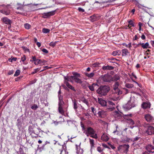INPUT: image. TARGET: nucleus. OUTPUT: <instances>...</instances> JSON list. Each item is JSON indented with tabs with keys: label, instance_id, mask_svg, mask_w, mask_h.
Wrapping results in <instances>:
<instances>
[{
	"label": "nucleus",
	"instance_id": "obj_1",
	"mask_svg": "<svg viewBox=\"0 0 154 154\" xmlns=\"http://www.w3.org/2000/svg\"><path fill=\"white\" fill-rule=\"evenodd\" d=\"M28 129L30 134L35 137H37L40 132L42 131L40 128L36 127L34 125L30 126Z\"/></svg>",
	"mask_w": 154,
	"mask_h": 154
},
{
	"label": "nucleus",
	"instance_id": "obj_2",
	"mask_svg": "<svg viewBox=\"0 0 154 154\" xmlns=\"http://www.w3.org/2000/svg\"><path fill=\"white\" fill-rule=\"evenodd\" d=\"M83 132L87 137L90 136L92 138L96 139L98 137L94 130L90 127L88 126L86 128L85 130Z\"/></svg>",
	"mask_w": 154,
	"mask_h": 154
},
{
	"label": "nucleus",
	"instance_id": "obj_3",
	"mask_svg": "<svg viewBox=\"0 0 154 154\" xmlns=\"http://www.w3.org/2000/svg\"><path fill=\"white\" fill-rule=\"evenodd\" d=\"M110 90V88L108 86H101L97 90V92L101 96H105Z\"/></svg>",
	"mask_w": 154,
	"mask_h": 154
},
{
	"label": "nucleus",
	"instance_id": "obj_4",
	"mask_svg": "<svg viewBox=\"0 0 154 154\" xmlns=\"http://www.w3.org/2000/svg\"><path fill=\"white\" fill-rule=\"evenodd\" d=\"M129 146L128 144H123L117 147L118 150L121 153H127L129 151Z\"/></svg>",
	"mask_w": 154,
	"mask_h": 154
},
{
	"label": "nucleus",
	"instance_id": "obj_5",
	"mask_svg": "<svg viewBox=\"0 0 154 154\" xmlns=\"http://www.w3.org/2000/svg\"><path fill=\"white\" fill-rule=\"evenodd\" d=\"M141 138L139 136L133 138L131 139V140L133 142H136L137 141H140L141 140ZM132 146L134 147V149L138 148L140 147L139 144L136 143L135 142L133 143L132 144Z\"/></svg>",
	"mask_w": 154,
	"mask_h": 154
},
{
	"label": "nucleus",
	"instance_id": "obj_6",
	"mask_svg": "<svg viewBox=\"0 0 154 154\" xmlns=\"http://www.w3.org/2000/svg\"><path fill=\"white\" fill-rule=\"evenodd\" d=\"M99 79L102 81L105 82H110L112 81L110 75L108 74L102 75L100 77Z\"/></svg>",
	"mask_w": 154,
	"mask_h": 154
},
{
	"label": "nucleus",
	"instance_id": "obj_7",
	"mask_svg": "<svg viewBox=\"0 0 154 154\" xmlns=\"http://www.w3.org/2000/svg\"><path fill=\"white\" fill-rule=\"evenodd\" d=\"M146 149L148 152H145L143 154H154V147L151 145H148Z\"/></svg>",
	"mask_w": 154,
	"mask_h": 154
},
{
	"label": "nucleus",
	"instance_id": "obj_8",
	"mask_svg": "<svg viewBox=\"0 0 154 154\" xmlns=\"http://www.w3.org/2000/svg\"><path fill=\"white\" fill-rule=\"evenodd\" d=\"M112 115L115 118L117 119H121L122 118V116H123L124 117L125 115L122 113L119 112L117 111H115L113 112H112Z\"/></svg>",
	"mask_w": 154,
	"mask_h": 154
},
{
	"label": "nucleus",
	"instance_id": "obj_9",
	"mask_svg": "<svg viewBox=\"0 0 154 154\" xmlns=\"http://www.w3.org/2000/svg\"><path fill=\"white\" fill-rule=\"evenodd\" d=\"M116 91L117 92L118 91V94L117 92H115V94H113L112 95V99L113 101H117L119 100V95L122 94V91L119 90V89L118 90H116Z\"/></svg>",
	"mask_w": 154,
	"mask_h": 154
},
{
	"label": "nucleus",
	"instance_id": "obj_10",
	"mask_svg": "<svg viewBox=\"0 0 154 154\" xmlns=\"http://www.w3.org/2000/svg\"><path fill=\"white\" fill-rule=\"evenodd\" d=\"M135 106V104L134 103H132L131 101H130L126 104L124 105L123 107L125 109L128 110L131 109L132 108L134 107Z\"/></svg>",
	"mask_w": 154,
	"mask_h": 154
},
{
	"label": "nucleus",
	"instance_id": "obj_11",
	"mask_svg": "<svg viewBox=\"0 0 154 154\" xmlns=\"http://www.w3.org/2000/svg\"><path fill=\"white\" fill-rule=\"evenodd\" d=\"M124 117L125 119H126L128 121V123H129L131 125H133L134 124V123L133 120L131 119H129V117H131V114H127L125 115H124Z\"/></svg>",
	"mask_w": 154,
	"mask_h": 154
},
{
	"label": "nucleus",
	"instance_id": "obj_12",
	"mask_svg": "<svg viewBox=\"0 0 154 154\" xmlns=\"http://www.w3.org/2000/svg\"><path fill=\"white\" fill-rule=\"evenodd\" d=\"M55 11H50L43 14L42 17L44 18H46L54 15L55 14Z\"/></svg>",
	"mask_w": 154,
	"mask_h": 154
},
{
	"label": "nucleus",
	"instance_id": "obj_13",
	"mask_svg": "<svg viewBox=\"0 0 154 154\" xmlns=\"http://www.w3.org/2000/svg\"><path fill=\"white\" fill-rule=\"evenodd\" d=\"M146 133L149 135L154 134V128L152 126L148 127L146 131Z\"/></svg>",
	"mask_w": 154,
	"mask_h": 154
},
{
	"label": "nucleus",
	"instance_id": "obj_14",
	"mask_svg": "<svg viewBox=\"0 0 154 154\" xmlns=\"http://www.w3.org/2000/svg\"><path fill=\"white\" fill-rule=\"evenodd\" d=\"M97 114L99 117L104 118L106 115V111L101 110L98 112Z\"/></svg>",
	"mask_w": 154,
	"mask_h": 154
},
{
	"label": "nucleus",
	"instance_id": "obj_15",
	"mask_svg": "<svg viewBox=\"0 0 154 154\" xmlns=\"http://www.w3.org/2000/svg\"><path fill=\"white\" fill-rule=\"evenodd\" d=\"M108 103L110 105H111L112 106V107H110L108 108L109 110L110 111H112L115 109V103L110 101H108Z\"/></svg>",
	"mask_w": 154,
	"mask_h": 154
},
{
	"label": "nucleus",
	"instance_id": "obj_16",
	"mask_svg": "<svg viewBox=\"0 0 154 154\" xmlns=\"http://www.w3.org/2000/svg\"><path fill=\"white\" fill-rule=\"evenodd\" d=\"M145 118L146 121L150 122L154 120V118L151 115L146 114L145 115Z\"/></svg>",
	"mask_w": 154,
	"mask_h": 154
},
{
	"label": "nucleus",
	"instance_id": "obj_17",
	"mask_svg": "<svg viewBox=\"0 0 154 154\" xmlns=\"http://www.w3.org/2000/svg\"><path fill=\"white\" fill-rule=\"evenodd\" d=\"M1 20L6 24L11 25V20L6 17H3L2 18Z\"/></svg>",
	"mask_w": 154,
	"mask_h": 154
},
{
	"label": "nucleus",
	"instance_id": "obj_18",
	"mask_svg": "<svg viewBox=\"0 0 154 154\" xmlns=\"http://www.w3.org/2000/svg\"><path fill=\"white\" fill-rule=\"evenodd\" d=\"M97 102L103 106H106V102L102 99L98 98Z\"/></svg>",
	"mask_w": 154,
	"mask_h": 154
},
{
	"label": "nucleus",
	"instance_id": "obj_19",
	"mask_svg": "<svg viewBox=\"0 0 154 154\" xmlns=\"http://www.w3.org/2000/svg\"><path fill=\"white\" fill-rule=\"evenodd\" d=\"M72 74L73 75H72L73 80L74 81L77 79L79 78L80 77V75L76 72H72Z\"/></svg>",
	"mask_w": 154,
	"mask_h": 154
},
{
	"label": "nucleus",
	"instance_id": "obj_20",
	"mask_svg": "<svg viewBox=\"0 0 154 154\" xmlns=\"http://www.w3.org/2000/svg\"><path fill=\"white\" fill-rule=\"evenodd\" d=\"M0 12L3 14L6 15H9L10 14L11 11L8 9H4L0 11Z\"/></svg>",
	"mask_w": 154,
	"mask_h": 154
},
{
	"label": "nucleus",
	"instance_id": "obj_21",
	"mask_svg": "<svg viewBox=\"0 0 154 154\" xmlns=\"http://www.w3.org/2000/svg\"><path fill=\"white\" fill-rule=\"evenodd\" d=\"M58 99L59 101L58 103V106H63L64 104V102L63 100V97L62 96H59Z\"/></svg>",
	"mask_w": 154,
	"mask_h": 154
},
{
	"label": "nucleus",
	"instance_id": "obj_22",
	"mask_svg": "<svg viewBox=\"0 0 154 154\" xmlns=\"http://www.w3.org/2000/svg\"><path fill=\"white\" fill-rule=\"evenodd\" d=\"M65 81H66V82H70L72 83L73 82V80L72 78V75H71V76H64V77Z\"/></svg>",
	"mask_w": 154,
	"mask_h": 154
},
{
	"label": "nucleus",
	"instance_id": "obj_23",
	"mask_svg": "<svg viewBox=\"0 0 154 154\" xmlns=\"http://www.w3.org/2000/svg\"><path fill=\"white\" fill-rule=\"evenodd\" d=\"M114 68L113 67L109 65L104 66L102 67V69L103 70H112L114 69Z\"/></svg>",
	"mask_w": 154,
	"mask_h": 154
},
{
	"label": "nucleus",
	"instance_id": "obj_24",
	"mask_svg": "<svg viewBox=\"0 0 154 154\" xmlns=\"http://www.w3.org/2000/svg\"><path fill=\"white\" fill-rule=\"evenodd\" d=\"M150 107V104L148 102H144L142 104V108L144 109H146L147 108H149Z\"/></svg>",
	"mask_w": 154,
	"mask_h": 154
},
{
	"label": "nucleus",
	"instance_id": "obj_25",
	"mask_svg": "<svg viewBox=\"0 0 154 154\" xmlns=\"http://www.w3.org/2000/svg\"><path fill=\"white\" fill-rule=\"evenodd\" d=\"M76 153L77 154H82L83 151L80 146H76Z\"/></svg>",
	"mask_w": 154,
	"mask_h": 154
},
{
	"label": "nucleus",
	"instance_id": "obj_26",
	"mask_svg": "<svg viewBox=\"0 0 154 154\" xmlns=\"http://www.w3.org/2000/svg\"><path fill=\"white\" fill-rule=\"evenodd\" d=\"M101 139L103 141H107L109 140V137L106 134H103L101 137Z\"/></svg>",
	"mask_w": 154,
	"mask_h": 154
},
{
	"label": "nucleus",
	"instance_id": "obj_27",
	"mask_svg": "<svg viewBox=\"0 0 154 154\" xmlns=\"http://www.w3.org/2000/svg\"><path fill=\"white\" fill-rule=\"evenodd\" d=\"M98 86L97 84V83H93L91 85H89L88 87L89 89L91 91H94V89L95 88V87Z\"/></svg>",
	"mask_w": 154,
	"mask_h": 154
},
{
	"label": "nucleus",
	"instance_id": "obj_28",
	"mask_svg": "<svg viewBox=\"0 0 154 154\" xmlns=\"http://www.w3.org/2000/svg\"><path fill=\"white\" fill-rule=\"evenodd\" d=\"M64 83L66 85V86L69 89H71L72 90L75 91V90L74 88L72 85H71L69 83L67 82H66V81H64Z\"/></svg>",
	"mask_w": 154,
	"mask_h": 154
},
{
	"label": "nucleus",
	"instance_id": "obj_29",
	"mask_svg": "<svg viewBox=\"0 0 154 154\" xmlns=\"http://www.w3.org/2000/svg\"><path fill=\"white\" fill-rule=\"evenodd\" d=\"M140 44L141 45L143 49H146L149 48V45L148 42H146L145 43H140Z\"/></svg>",
	"mask_w": 154,
	"mask_h": 154
},
{
	"label": "nucleus",
	"instance_id": "obj_30",
	"mask_svg": "<svg viewBox=\"0 0 154 154\" xmlns=\"http://www.w3.org/2000/svg\"><path fill=\"white\" fill-rule=\"evenodd\" d=\"M122 55L126 56L129 53L128 50L127 49H123L122 51Z\"/></svg>",
	"mask_w": 154,
	"mask_h": 154
},
{
	"label": "nucleus",
	"instance_id": "obj_31",
	"mask_svg": "<svg viewBox=\"0 0 154 154\" xmlns=\"http://www.w3.org/2000/svg\"><path fill=\"white\" fill-rule=\"evenodd\" d=\"M120 79L119 75L117 74L115 75L112 78H111L112 81H117L119 80Z\"/></svg>",
	"mask_w": 154,
	"mask_h": 154
},
{
	"label": "nucleus",
	"instance_id": "obj_32",
	"mask_svg": "<svg viewBox=\"0 0 154 154\" xmlns=\"http://www.w3.org/2000/svg\"><path fill=\"white\" fill-rule=\"evenodd\" d=\"M119 85V83L118 82H116L115 83L114 85L113 86V88L115 91L119 90V89L118 88Z\"/></svg>",
	"mask_w": 154,
	"mask_h": 154
},
{
	"label": "nucleus",
	"instance_id": "obj_33",
	"mask_svg": "<svg viewBox=\"0 0 154 154\" xmlns=\"http://www.w3.org/2000/svg\"><path fill=\"white\" fill-rule=\"evenodd\" d=\"M63 106H58V111L60 114L63 115L64 114V111L63 108Z\"/></svg>",
	"mask_w": 154,
	"mask_h": 154
},
{
	"label": "nucleus",
	"instance_id": "obj_34",
	"mask_svg": "<svg viewBox=\"0 0 154 154\" xmlns=\"http://www.w3.org/2000/svg\"><path fill=\"white\" fill-rule=\"evenodd\" d=\"M89 140L91 148H93L94 147V140L93 139L90 138H89Z\"/></svg>",
	"mask_w": 154,
	"mask_h": 154
},
{
	"label": "nucleus",
	"instance_id": "obj_35",
	"mask_svg": "<svg viewBox=\"0 0 154 154\" xmlns=\"http://www.w3.org/2000/svg\"><path fill=\"white\" fill-rule=\"evenodd\" d=\"M81 100L83 103H85L87 106L89 104L88 102V100L84 97H82L81 99Z\"/></svg>",
	"mask_w": 154,
	"mask_h": 154
},
{
	"label": "nucleus",
	"instance_id": "obj_36",
	"mask_svg": "<svg viewBox=\"0 0 154 154\" xmlns=\"http://www.w3.org/2000/svg\"><path fill=\"white\" fill-rule=\"evenodd\" d=\"M85 75L86 76L88 77L91 78L93 77V76L94 75V72H91L90 73H85Z\"/></svg>",
	"mask_w": 154,
	"mask_h": 154
},
{
	"label": "nucleus",
	"instance_id": "obj_37",
	"mask_svg": "<svg viewBox=\"0 0 154 154\" xmlns=\"http://www.w3.org/2000/svg\"><path fill=\"white\" fill-rule=\"evenodd\" d=\"M125 86L127 88H132L134 87V85L131 84L126 83L125 84Z\"/></svg>",
	"mask_w": 154,
	"mask_h": 154
},
{
	"label": "nucleus",
	"instance_id": "obj_38",
	"mask_svg": "<svg viewBox=\"0 0 154 154\" xmlns=\"http://www.w3.org/2000/svg\"><path fill=\"white\" fill-rule=\"evenodd\" d=\"M121 53V52L119 51H114L112 52V54L114 56H116L117 55H119Z\"/></svg>",
	"mask_w": 154,
	"mask_h": 154
},
{
	"label": "nucleus",
	"instance_id": "obj_39",
	"mask_svg": "<svg viewBox=\"0 0 154 154\" xmlns=\"http://www.w3.org/2000/svg\"><path fill=\"white\" fill-rule=\"evenodd\" d=\"M72 101L73 103V108L74 109L76 110L78 108V107L77 106V102L75 100H72Z\"/></svg>",
	"mask_w": 154,
	"mask_h": 154
},
{
	"label": "nucleus",
	"instance_id": "obj_40",
	"mask_svg": "<svg viewBox=\"0 0 154 154\" xmlns=\"http://www.w3.org/2000/svg\"><path fill=\"white\" fill-rule=\"evenodd\" d=\"M41 60L36 59L34 63L35 65H38L39 64L41 63Z\"/></svg>",
	"mask_w": 154,
	"mask_h": 154
},
{
	"label": "nucleus",
	"instance_id": "obj_41",
	"mask_svg": "<svg viewBox=\"0 0 154 154\" xmlns=\"http://www.w3.org/2000/svg\"><path fill=\"white\" fill-rule=\"evenodd\" d=\"M17 154H26L24 153L23 148L20 147L19 148V151L17 152Z\"/></svg>",
	"mask_w": 154,
	"mask_h": 154
},
{
	"label": "nucleus",
	"instance_id": "obj_42",
	"mask_svg": "<svg viewBox=\"0 0 154 154\" xmlns=\"http://www.w3.org/2000/svg\"><path fill=\"white\" fill-rule=\"evenodd\" d=\"M104 150V148H102L100 146L98 147L97 148V150L99 152H102Z\"/></svg>",
	"mask_w": 154,
	"mask_h": 154
},
{
	"label": "nucleus",
	"instance_id": "obj_43",
	"mask_svg": "<svg viewBox=\"0 0 154 154\" xmlns=\"http://www.w3.org/2000/svg\"><path fill=\"white\" fill-rule=\"evenodd\" d=\"M129 25L128 26V27L129 28H130L131 27L129 26V25H131L132 26H134V22L132 20H130L128 21Z\"/></svg>",
	"mask_w": 154,
	"mask_h": 154
},
{
	"label": "nucleus",
	"instance_id": "obj_44",
	"mask_svg": "<svg viewBox=\"0 0 154 154\" xmlns=\"http://www.w3.org/2000/svg\"><path fill=\"white\" fill-rule=\"evenodd\" d=\"M50 30L49 29L43 28L42 29V32L44 33H47L50 32Z\"/></svg>",
	"mask_w": 154,
	"mask_h": 154
},
{
	"label": "nucleus",
	"instance_id": "obj_45",
	"mask_svg": "<svg viewBox=\"0 0 154 154\" xmlns=\"http://www.w3.org/2000/svg\"><path fill=\"white\" fill-rule=\"evenodd\" d=\"M20 71L19 69L17 70L14 74V76H18L20 74Z\"/></svg>",
	"mask_w": 154,
	"mask_h": 154
},
{
	"label": "nucleus",
	"instance_id": "obj_46",
	"mask_svg": "<svg viewBox=\"0 0 154 154\" xmlns=\"http://www.w3.org/2000/svg\"><path fill=\"white\" fill-rule=\"evenodd\" d=\"M74 81L75 82L79 84H81L82 83V80L79 79V78L77 79H76V80H75Z\"/></svg>",
	"mask_w": 154,
	"mask_h": 154
},
{
	"label": "nucleus",
	"instance_id": "obj_47",
	"mask_svg": "<svg viewBox=\"0 0 154 154\" xmlns=\"http://www.w3.org/2000/svg\"><path fill=\"white\" fill-rule=\"evenodd\" d=\"M24 26L25 29H28L30 28V25L28 23H26L24 24Z\"/></svg>",
	"mask_w": 154,
	"mask_h": 154
},
{
	"label": "nucleus",
	"instance_id": "obj_48",
	"mask_svg": "<svg viewBox=\"0 0 154 154\" xmlns=\"http://www.w3.org/2000/svg\"><path fill=\"white\" fill-rule=\"evenodd\" d=\"M57 42H51L49 44V45L51 46H52L53 47H54L55 45H56L57 43Z\"/></svg>",
	"mask_w": 154,
	"mask_h": 154
},
{
	"label": "nucleus",
	"instance_id": "obj_49",
	"mask_svg": "<svg viewBox=\"0 0 154 154\" xmlns=\"http://www.w3.org/2000/svg\"><path fill=\"white\" fill-rule=\"evenodd\" d=\"M38 108V106L36 104H34L31 107V108L33 110H35Z\"/></svg>",
	"mask_w": 154,
	"mask_h": 154
},
{
	"label": "nucleus",
	"instance_id": "obj_50",
	"mask_svg": "<svg viewBox=\"0 0 154 154\" xmlns=\"http://www.w3.org/2000/svg\"><path fill=\"white\" fill-rule=\"evenodd\" d=\"M22 48L25 51V52H29V49L28 48H27L26 47L24 46H22Z\"/></svg>",
	"mask_w": 154,
	"mask_h": 154
},
{
	"label": "nucleus",
	"instance_id": "obj_51",
	"mask_svg": "<svg viewBox=\"0 0 154 154\" xmlns=\"http://www.w3.org/2000/svg\"><path fill=\"white\" fill-rule=\"evenodd\" d=\"M46 145V144H45V143H44L42 145L40 148H39V149L40 150V152L42 151V149L44 150V149Z\"/></svg>",
	"mask_w": 154,
	"mask_h": 154
},
{
	"label": "nucleus",
	"instance_id": "obj_52",
	"mask_svg": "<svg viewBox=\"0 0 154 154\" xmlns=\"http://www.w3.org/2000/svg\"><path fill=\"white\" fill-rule=\"evenodd\" d=\"M36 59V57L35 56H32V59L30 60V61L31 62H35V61Z\"/></svg>",
	"mask_w": 154,
	"mask_h": 154
},
{
	"label": "nucleus",
	"instance_id": "obj_53",
	"mask_svg": "<svg viewBox=\"0 0 154 154\" xmlns=\"http://www.w3.org/2000/svg\"><path fill=\"white\" fill-rule=\"evenodd\" d=\"M40 70L39 68H37L34 69V71L31 73V74H34Z\"/></svg>",
	"mask_w": 154,
	"mask_h": 154
},
{
	"label": "nucleus",
	"instance_id": "obj_54",
	"mask_svg": "<svg viewBox=\"0 0 154 154\" xmlns=\"http://www.w3.org/2000/svg\"><path fill=\"white\" fill-rule=\"evenodd\" d=\"M17 58L13 57L12 59L10 58L8 60L9 62H12L13 61H16L17 60Z\"/></svg>",
	"mask_w": 154,
	"mask_h": 154
},
{
	"label": "nucleus",
	"instance_id": "obj_55",
	"mask_svg": "<svg viewBox=\"0 0 154 154\" xmlns=\"http://www.w3.org/2000/svg\"><path fill=\"white\" fill-rule=\"evenodd\" d=\"M91 109L92 110V112H93L94 115H95L96 113V111L94 108L93 107H91Z\"/></svg>",
	"mask_w": 154,
	"mask_h": 154
},
{
	"label": "nucleus",
	"instance_id": "obj_56",
	"mask_svg": "<svg viewBox=\"0 0 154 154\" xmlns=\"http://www.w3.org/2000/svg\"><path fill=\"white\" fill-rule=\"evenodd\" d=\"M26 59V57L25 55H23V56L21 58V60L23 62Z\"/></svg>",
	"mask_w": 154,
	"mask_h": 154
},
{
	"label": "nucleus",
	"instance_id": "obj_57",
	"mask_svg": "<svg viewBox=\"0 0 154 154\" xmlns=\"http://www.w3.org/2000/svg\"><path fill=\"white\" fill-rule=\"evenodd\" d=\"M36 81V80L35 79L34 80H33L29 82V85H31L32 84L34 83H35Z\"/></svg>",
	"mask_w": 154,
	"mask_h": 154
},
{
	"label": "nucleus",
	"instance_id": "obj_58",
	"mask_svg": "<svg viewBox=\"0 0 154 154\" xmlns=\"http://www.w3.org/2000/svg\"><path fill=\"white\" fill-rule=\"evenodd\" d=\"M125 46L127 47H128V48H131V43H129L127 45V44H125Z\"/></svg>",
	"mask_w": 154,
	"mask_h": 154
},
{
	"label": "nucleus",
	"instance_id": "obj_59",
	"mask_svg": "<svg viewBox=\"0 0 154 154\" xmlns=\"http://www.w3.org/2000/svg\"><path fill=\"white\" fill-rule=\"evenodd\" d=\"M42 51L43 52L45 53H48V51L45 48H43L42 50Z\"/></svg>",
	"mask_w": 154,
	"mask_h": 154
},
{
	"label": "nucleus",
	"instance_id": "obj_60",
	"mask_svg": "<svg viewBox=\"0 0 154 154\" xmlns=\"http://www.w3.org/2000/svg\"><path fill=\"white\" fill-rule=\"evenodd\" d=\"M78 9L79 12H84L85 11V10L81 8H79Z\"/></svg>",
	"mask_w": 154,
	"mask_h": 154
},
{
	"label": "nucleus",
	"instance_id": "obj_61",
	"mask_svg": "<svg viewBox=\"0 0 154 154\" xmlns=\"http://www.w3.org/2000/svg\"><path fill=\"white\" fill-rule=\"evenodd\" d=\"M90 18L92 19L93 21H94L95 20L96 18V16L94 15H93L92 16H91Z\"/></svg>",
	"mask_w": 154,
	"mask_h": 154
},
{
	"label": "nucleus",
	"instance_id": "obj_62",
	"mask_svg": "<svg viewBox=\"0 0 154 154\" xmlns=\"http://www.w3.org/2000/svg\"><path fill=\"white\" fill-rule=\"evenodd\" d=\"M66 152L65 150H60V154H65Z\"/></svg>",
	"mask_w": 154,
	"mask_h": 154
},
{
	"label": "nucleus",
	"instance_id": "obj_63",
	"mask_svg": "<svg viewBox=\"0 0 154 154\" xmlns=\"http://www.w3.org/2000/svg\"><path fill=\"white\" fill-rule=\"evenodd\" d=\"M141 38L142 39L144 40L145 39L146 37L144 35H142L141 36Z\"/></svg>",
	"mask_w": 154,
	"mask_h": 154
},
{
	"label": "nucleus",
	"instance_id": "obj_64",
	"mask_svg": "<svg viewBox=\"0 0 154 154\" xmlns=\"http://www.w3.org/2000/svg\"><path fill=\"white\" fill-rule=\"evenodd\" d=\"M36 45L38 47H40L41 46V43L39 42H37Z\"/></svg>",
	"mask_w": 154,
	"mask_h": 154
}]
</instances>
